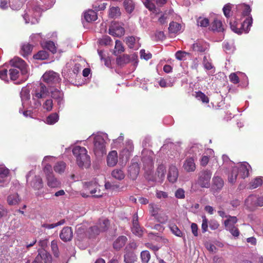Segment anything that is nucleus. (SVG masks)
<instances>
[{"label": "nucleus", "mask_w": 263, "mask_h": 263, "mask_svg": "<svg viewBox=\"0 0 263 263\" xmlns=\"http://www.w3.org/2000/svg\"><path fill=\"white\" fill-rule=\"evenodd\" d=\"M83 63L84 62L81 59L69 62L62 72L64 78L68 82H72L78 77Z\"/></svg>", "instance_id": "nucleus-1"}, {"label": "nucleus", "mask_w": 263, "mask_h": 263, "mask_svg": "<svg viewBox=\"0 0 263 263\" xmlns=\"http://www.w3.org/2000/svg\"><path fill=\"white\" fill-rule=\"evenodd\" d=\"M93 139V152L95 154L99 157L106 153V144L109 139L106 133H99L96 135L92 134L88 140Z\"/></svg>", "instance_id": "nucleus-2"}, {"label": "nucleus", "mask_w": 263, "mask_h": 263, "mask_svg": "<svg viewBox=\"0 0 263 263\" xmlns=\"http://www.w3.org/2000/svg\"><path fill=\"white\" fill-rule=\"evenodd\" d=\"M72 153L76 158V163L80 167H89L91 162L90 158L85 147L76 146L72 149Z\"/></svg>", "instance_id": "nucleus-3"}, {"label": "nucleus", "mask_w": 263, "mask_h": 263, "mask_svg": "<svg viewBox=\"0 0 263 263\" xmlns=\"http://www.w3.org/2000/svg\"><path fill=\"white\" fill-rule=\"evenodd\" d=\"M250 168H251L250 165L246 162L238 163L237 166L232 168L231 173L229 175V182L233 184L236 181L238 174L241 178L248 177Z\"/></svg>", "instance_id": "nucleus-4"}, {"label": "nucleus", "mask_w": 263, "mask_h": 263, "mask_svg": "<svg viewBox=\"0 0 263 263\" xmlns=\"http://www.w3.org/2000/svg\"><path fill=\"white\" fill-rule=\"evenodd\" d=\"M31 94L32 100L35 102V104L36 107L40 106L42 104L39 100L49 96L50 88L44 84L40 83L34 85Z\"/></svg>", "instance_id": "nucleus-5"}, {"label": "nucleus", "mask_w": 263, "mask_h": 263, "mask_svg": "<svg viewBox=\"0 0 263 263\" xmlns=\"http://www.w3.org/2000/svg\"><path fill=\"white\" fill-rule=\"evenodd\" d=\"M10 63L11 66L20 70L22 77V80L26 81L29 76V69L25 62L18 57H14L10 60Z\"/></svg>", "instance_id": "nucleus-6"}, {"label": "nucleus", "mask_w": 263, "mask_h": 263, "mask_svg": "<svg viewBox=\"0 0 263 263\" xmlns=\"http://www.w3.org/2000/svg\"><path fill=\"white\" fill-rule=\"evenodd\" d=\"M27 184L34 190H40L43 187V181L39 175H35L33 171H30L26 175Z\"/></svg>", "instance_id": "nucleus-7"}, {"label": "nucleus", "mask_w": 263, "mask_h": 263, "mask_svg": "<svg viewBox=\"0 0 263 263\" xmlns=\"http://www.w3.org/2000/svg\"><path fill=\"white\" fill-rule=\"evenodd\" d=\"M98 184L95 181L85 182L84 184V190L86 193L82 192L81 195L83 197H88L89 194H91L94 197H100L102 196V194H96V193H100V190L98 189Z\"/></svg>", "instance_id": "nucleus-8"}, {"label": "nucleus", "mask_w": 263, "mask_h": 263, "mask_svg": "<svg viewBox=\"0 0 263 263\" xmlns=\"http://www.w3.org/2000/svg\"><path fill=\"white\" fill-rule=\"evenodd\" d=\"M41 12V9L37 7L27 10L23 15V18L25 23H30L32 24L38 23Z\"/></svg>", "instance_id": "nucleus-9"}, {"label": "nucleus", "mask_w": 263, "mask_h": 263, "mask_svg": "<svg viewBox=\"0 0 263 263\" xmlns=\"http://www.w3.org/2000/svg\"><path fill=\"white\" fill-rule=\"evenodd\" d=\"M252 18L249 17L247 18L240 25V28H237V26L238 24L236 22L233 23L232 22H230V27L232 31L237 34H241L243 32L248 33L249 31V27L252 25Z\"/></svg>", "instance_id": "nucleus-10"}, {"label": "nucleus", "mask_w": 263, "mask_h": 263, "mask_svg": "<svg viewBox=\"0 0 263 263\" xmlns=\"http://www.w3.org/2000/svg\"><path fill=\"white\" fill-rule=\"evenodd\" d=\"M43 81L46 82L50 88L56 86L60 82V75L53 71L46 72L42 77Z\"/></svg>", "instance_id": "nucleus-11"}, {"label": "nucleus", "mask_w": 263, "mask_h": 263, "mask_svg": "<svg viewBox=\"0 0 263 263\" xmlns=\"http://www.w3.org/2000/svg\"><path fill=\"white\" fill-rule=\"evenodd\" d=\"M109 226V220L107 219H100L97 225L90 227L89 230L91 236L98 235L100 232L105 231Z\"/></svg>", "instance_id": "nucleus-12"}, {"label": "nucleus", "mask_w": 263, "mask_h": 263, "mask_svg": "<svg viewBox=\"0 0 263 263\" xmlns=\"http://www.w3.org/2000/svg\"><path fill=\"white\" fill-rule=\"evenodd\" d=\"M134 151V145L130 140L126 141L123 148L120 152V157L123 160L128 161L132 155Z\"/></svg>", "instance_id": "nucleus-13"}, {"label": "nucleus", "mask_w": 263, "mask_h": 263, "mask_svg": "<svg viewBox=\"0 0 263 263\" xmlns=\"http://www.w3.org/2000/svg\"><path fill=\"white\" fill-rule=\"evenodd\" d=\"M212 174L209 170H203L199 174L198 183L202 187H209Z\"/></svg>", "instance_id": "nucleus-14"}, {"label": "nucleus", "mask_w": 263, "mask_h": 263, "mask_svg": "<svg viewBox=\"0 0 263 263\" xmlns=\"http://www.w3.org/2000/svg\"><path fill=\"white\" fill-rule=\"evenodd\" d=\"M124 32L122 25L118 22H112L109 26V34L113 36L121 37L124 35Z\"/></svg>", "instance_id": "nucleus-15"}, {"label": "nucleus", "mask_w": 263, "mask_h": 263, "mask_svg": "<svg viewBox=\"0 0 263 263\" xmlns=\"http://www.w3.org/2000/svg\"><path fill=\"white\" fill-rule=\"evenodd\" d=\"M50 94H51L52 99L57 103L58 108L60 109L63 106L64 102L63 92L57 88L53 89L51 87L50 88Z\"/></svg>", "instance_id": "nucleus-16"}, {"label": "nucleus", "mask_w": 263, "mask_h": 263, "mask_svg": "<svg viewBox=\"0 0 263 263\" xmlns=\"http://www.w3.org/2000/svg\"><path fill=\"white\" fill-rule=\"evenodd\" d=\"M10 180L9 170L5 166L0 165V187L6 186Z\"/></svg>", "instance_id": "nucleus-17"}, {"label": "nucleus", "mask_w": 263, "mask_h": 263, "mask_svg": "<svg viewBox=\"0 0 263 263\" xmlns=\"http://www.w3.org/2000/svg\"><path fill=\"white\" fill-rule=\"evenodd\" d=\"M192 50L197 52H204L209 48L208 43L203 40H197L191 46Z\"/></svg>", "instance_id": "nucleus-18"}, {"label": "nucleus", "mask_w": 263, "mask_h": 263, "mask_svg": "<svg viewBox=\"0 0 263 263\" xmlns=\"http://www.w3.org/2000/svg\"><path fill=\"white\" fill-rule=\"evenodd\" d=\"M73 237V232L70 227H66L63 228L60 234V238L64 242L70 241Z\"/></svg>", "instance_id": "nucleus-19"}, {"label": "nucleus", "mask_w": 263, "mask_h": 263, "mask_svg": "<svg viewBox=\"0 0 263 263\" xmlns=\"http://www.w3.org/2000/svg\"><path fill=\"white\" fill-rule=\"evenodd\" d=\"M257 195H251L246 199L245 206L249 210L253 211L257 206Z\"/></svg>", "instance_id": "nucleus-20"}, {"label": "nucleus", "mask_w": 263, "mask_h": 263, "mask_svg": "<svg viewBox=\"0 0 263 263\" xmlns=\"http://www.w3.org/2000/svg\"><path fill=\"white\" fill-rule=\"evenodd\" d=\"M178 177V171L177 168L175 165H171L169 167L167 174V179L170 182H175Z\"/></svg>", "instance_id": "nucleus-21"}, {"label": "nucleus", "mask_w": 263, "mask_h": 263, "mask_svg": "<svg viewBox=\"0 0 263 263\" xmlns=\"http://www.w3.org/2000/svg\"><path fill=\"white\" fill-rule=\"evenodd\" d=\"M118 160V153L116 151L110 152L107 157V164L109 167H113L116 165Z\"/></svg>", "instance_id": "nucleus-22"}, {"label": "nucleus", "mask_w": 263, "mask_h": 263, "mask_svg": "<svg viewBox=\"0 0 263 263\" xmlns=\"http://www.w3.org/2000/svg\"><path fill=\"white\" fill-rule=\"evenodd\" d=\"M20 95L22 102V105L25 107L28 104L29 100L30 99V96L29 89L27 87H23L22 89Z\"/></svg>", "instance_id": "nucleus-23"}, {"label": "nucleus", "mask_w": 263, "mask_h": 263, "mask_svg": "<svg viewBox=\"0 0 263 263\" xmlns=\"http://www.w3.org/2000/svg\"><path fill=\"white\" fill-rule=\"evenodd\" d=\"M132 231L133 234L139 237H140L143 235V230L139 224L137 215L134 217Z\"/></svg>", "instance_id": "nucleus-24"}, {"label": "nucleus", "mask_w": 263, "mask_h": 263, "mask_svg": "<svg viewBox=\"0 0 263 263\" xmlns=\"http://www.w3.org/2000/svg\"><path fill=\"white\" fill-rule=\"evenodd\" d=\"M139 38L134 36H129L125 38V41L126 44L129 48H138Z\"/></svg>", "instance_id": "nucleus-25"}, {"label": "nucleus", "mask_w": 263, "mask_h": 263, "mask_svg": "<svg viewBox=\"0 0 263 263\" xmlns=\"http://www.w3.org/2000/svg\"><path fill=\"white\" fill-rule=\"evenodd\" d=\"M128 173L130 178L135 180L139 173V167L138 163H134L130 165L128 168Z\"/></svg>", "instance_id": "nucleus-26"}, {"label": "nucleus", "mask_w": 263, "mask_h": 263, "mask_svg": "<svg viewBox=\"0 0 263 263\" xmlns=\"http://www.w3.org/2000/svg\"><path fill=\"white\" fill-rule=\"evenodd\" d=\"M39 256H41V260L44 263H51L52 257L51 255L45 250H39Z\"/></svg>", "instance_id": "nucleus-27"}, {"label": "nucleus", "mask_w": 263, "mask_h": 263, "mask_svg": "<svg viewBox=\"0 0 263 263\" xmlns=\"http://www.w3.org/2000/svg\"><path fill=\"white\" fill-rule=\"evenodd\" d=\"M183 167L188 172H194L196 169L194 160L192 158L187 159L184 163Z\"/></svg>", "instance_id": "nucleus-28"}, {"label": "nucleus", "mask_w": 263, "mask_h": 263, "mask_svg": "<svg viewBox=\"0 0 263 263\" xmlns=\"http://www.w3.org/2000/svg\"><path fill=\"white\" fill-rule=\"evenodd\" d=\"M47 185L49 187L55 188L60 186L61 182L53 175L47 176Z\"/></svg>", "instance_id": "nucleus-29"}, {"label": "nucleus", "mask_w": 263, "mask_h": 263, "mask_svg": "<svg viewBox=\"0 0 263 263\" xmlns=\"http://www.w3.org/2000/svg\"><path fill=\"white\" fill-rule=\"evenodd\" d=\"M165 172V166L163 164L159 165L157 169L156 175L158 178L156 179V181L162 182L164 179Z\"/></svg>", "instance_id": "nucleus-30"}, {"label": "nucleus", "mask_w": 263, "mask_h": 263, "mask_svg": "<svg viewBox=\"0 0 263 263\" xmlns=\"http://www.w3.org/2000/svg\"><path fill=\"white\" fill-rule=\"evenodd\" d=\"M84 17L85 20L87 22H91L96 21L98 16L95 11L92 10H88L86 11L84 14Z\"/></svg>", "instance_id": "nucleus-31"}, {"label": "nucleus", "mask_w": 263, "mask_h": 263, "mask_svg": "<svg viewBox=\"0 0 263 263\" xmlns=\"http://www.w3.org/2000/svg\"><path fill=\"white\" fill-rule=\"evenodd\" d=\"M127 240V238L124 236L119 237L114 242L113 246L114 249L119 250L123 247Z\"/></svg>", "instance_id": "nucleus-32"}, {"label": "nucleus", "mask_w": 263, "mask_h": 263, "mask_svg": "<svg viewBox=\"0 0 263 263\" xmlns=\"http://www.w3.org/2000/svg\"><path fill=\"white\" fill-rule=\"evenodd\" d=\"M168 30L170 33H178L181 31L182 26L180 24L172 22L170 24Z\"/></svg>", "instance_id": "nucleus-33"}, {"label": "nucleus", "mask_w": 263, "mask_h": 263, "mask_svg": "<svg viewBox=\"0 0 263 263\" xmlns=\"http://www.w3.org/2000/svg\"><path fill=\"white\" fill-rule=\"evenodd\" d=\"M237 220L236 217L228 215L227 219L224 222L226 229H229L234 227Z\"/></svg>", "instance_id": "nucleus-34"}, {"label": "nucleus", "mask_w": 263, "mask_h": 263, "mask_svg": "<svg viewBox=\"0 0 263 263\" xmlns=\"http://www.w3.org/2000/svg\"><path fill=\"white\" fill-rule=\"evenodd\" d=\"M136 259V255L133 252L126 251L124 255V261L126 263H134Z\"/></svg>", "instance_id": "nucleus-35"}, {"label": "nucleus", "mask_w": 263, "mask_h": 263, "mask_svg": "<svg viewBox=\"0 0 263 263\" xmlns=\"http://www.w3.org/2000/svg\"><path fill=\"white\" fill-rule=\"evenodd\" d=\"M211 28L213 31H216L217 32H222L224 30L221 21L217 19L214 20L211 25Z\"/></svg>", "instance_id": "nucleus-36"}, {"label": "nucleus", "mask_w": 263, "mask_h": 263, "mask_svg": "<svg viewBox=\"0 0 263 263\" xmlns=\"http://www.w3.org/2000/svg\"><path fill=\"white\" fill-rule=\"evenodd\" d=\"M146 152L148 154V156L147 157L143 156L142 157V160L145 167L147 166L148 168H150L152 166L153 164V159L151 156V155H152V152L148 151H147Z\"/></svg>", "instance_id": "nucleus-37"}, {"label": "nucleus", "mask_w": 263, "mask_h": 263, "mask_svg": "<svg viewBox=\"0 0 263 263\" xmlns=\"http://www.w3.org/2000/svg\"><path fill=\"white\" fill-rule=\"evenodd\" d=\"M130 61V56L127 54H124L122 57H119L116 59V63L117 65L120 66H123V65L129 63Z\"/></svg>", "instance_id": "nucleus-38"}, {"label": "nucleus", "mask_w": 263, "mask_h": 263, "mask_svg": "<svg viewBox=\"0 0 263 263\" xmlns=\"http://www.w3.org/2000/svg\"><path fill=\"white\" fill-rule=\"evenodd\" d=\"M223 181L222 179L218 176H214L213 178V187L217 190H221L223 186Z\"/></svg>", "instance_id": "nucleus-39"}, {"label": "nucleus", "mask_w": 263, "mask_h": 263, "mask_svg": "<svg viewBox=\"0 0 263 263\" xmlns=\"http://www.w3.org/2000/svg\"><path fill=\"white\" fill-rule=\"evenodd\" d=\"M111 176L117 180H122L125 177V174L122 169L116 168L111 172Z\"/></svg>", "instance_id": "nucleus-40"}, {"label": "nucleus", "mask_w": 263, "mask_h": 263, "mask_svg": "<svg viewBox=\"0 0 263 263\" xmlns=\"http://www.w3.org/2000/svg\"><path fill=\"white\" fill-rule=\"evenodd\" d=\"M59 115L56 112L52 113L47 117L46 123L49 125H53L57 123L59 121Z\"/></svg>", "instance_id": "nucleus-41"}, {"label": "nucleus", "mask_w": 263, "mask_h": 263, "mask_svg": "<svg viewBox=\"0 0 263 263\" xmlns=\"http://www.w3.org/2000/svg\"><path fill=\"white\" fill-rule=\"evenodd\" d=\"M20 201L18 194L16 193L10 195L7 197V202L10 205H14L17 204Z\"/></svg>", "instance_id": "nucleus-42"}, {"label": "nucleus", "mask_w": 263, "mask_h": 263, "mask_svg": "<svg viewBox=\"0 0 263 263\" xmlns=\"http://www.w3.org/2000/svg\"><path fill=\"white\" fill-rule=\"evenodd\" d=\"M123 4L125 9L128 13H132L135 9V5L132 0H125Z\"/></svg>", "instance_id": "nucleus-43"}, {"label": "nucleus", "mask_w": 263, "mask_h": 263, "mask_svg": "<svg viewBox=\"0 0 263 263\" xmlns=\"http://www.w3.org/2000/svg\"><path fill=\"white\" fill-rule=\"evenodd\" d=\"M124 51V48L123 46L122 42L120 41L116 40L115 49L114 50V54L115 55L121 53Z\"/></svg>", "instance_id": "nucleus-44"}, {"label": "nucleus", "mask_w": 263, "mask_h": 263, "mask_svg": "<svg viewBox=\"0 0 263 263\" xmlns=\"http://www.w3.org/2000/svg\"><path fill=\"white\" fill-rule=\"evenodd\" d=\"M121 14L120 8L118 7H112L109 10V16L111 18H117Z\"/></svg>", "instance_id": "nucleus-45"}, {"label": "nucleus", "mask_w": 263, "mask_h": 263, "mask_svg": "<svg viewBox=\"0 0 263 263\" xmlns=\"http://www.w3.org/2000/svg\"><path fill=\"white\" fill-rule=\"evenodd\" d=\"M65 167H66L65 163L63 161H60V162H57L55 164L53 168L55 172L59 173V174H62L64 172V171L65 170Z\"/></svg>", "instance_id": "nucleus-46"}, {"label": "nucleus", "mask_w": 263, "mask_h": 263, "mask_svg": "<svg viewBox=\"0 0 263 263\" xmlns=\"http://www.w3.org/2000/svg\"><path fill=\"white\" fill-rule=\"evenodd\" d=\"M261 184H263V178L261 177H257L250 182V188L251 189H254L258 187Z\"/></svg>", "instance_id": "nucleus-47"}, {"label": "nucleus", "mask_w": 263, "mask_h": 263, "mask_svg": "<svg viewBox=\"0 0 263 263\" xmlns=\"http://www.w3.org/2000/svg\"><path fill=\"white\" fill-rule=\"evenodd\" d=\"M33 46L30 44H24L22 46V54L25 57L29 54L32 51Z\"/></svg>", "instance_id": "nucleus-48"}, {"label": "nucleus", "mask_w": 263, "mask_h": 263, "mask_svg": "<svg viewBox=\"0 0 263 263\" xmlns=\"http://www.w3.org/2000/svg\"><path fill=\"white\" fill-rule=\"evenodd\" d=\"M42 46L44 47V48L49 50L52 53H54L56 52V47L55 46L54 43L53 42H46L44 44H42Z\"/></svg>", "instance_id": "nucleus-49"}, {"label": "nucleus", "mask_w": 263, "mask_h": 263, "mask_svg": "<svg viewBox=\"0 0 263 263\" xmlns=\"http://www.w3.org/2000/svg\"><path fill=\"white\" fill-rule=\"evenodd\" d=\"M65 222V220L64 219H62L55 223H51V224L43 223L42 224V227L47 229H53L58 226H61V225L64 224Z\"/></svg>", "instance_id": "nucleus-50"}, {"label": "nucleus", "mask_w": 263, "mask_h": 263, "mask_svg": "<svg viewBox=\"0 0 263 263\" xmlns=\"http://www.w3.org/2000/svg\"><path fill=\"white\" fill-rule=\"evenodd\" d=\"M53 100L51 99H46L43 103V108L47 111H50L53 108Z\"/></svg>", "instance_id": "nucleus-51"}, {"label": "nucleus", "mask_w": 263, "mask_h": 263, "mask_svg": "<svg viewBox=\"0 0 263 263\" xmlns=\"http://www.w3.org/2000/svg\"><path fill=\"white\" fill-rule=\"evenodd\" d=\"M169 228L173 234L176 236L182 237L183 236V233L175 224H171Z\"/></svg>", "instance_id": "nucleus-52"}, {"label": "nucleus", "mask_w": 263, "mask_h": 263, "mask_svg": "<svg viewBox=\"0 0 263 263\" xmlns=\"http://www.w3.org/2000/svg\"><path fill=\"white\" fill-rule=\"evenodd\" d=\"M142 263H148L150 258L151 254L147 250L143 251L140 255Z\"/></svg>", "instance_id": "nucleus-53"}, {"label": "nucleus", "mask_w": 263, "mask_h": 263, "mask_svg": "<svg viewBox=\"0 0 263 263\" xmlns=\"http://www.w3.org/2000/svg\"><path fill=\"white\" fill-rule=\"evenodd\" d=\"M49 57L48 53L45 50H41L39 51L35 55H34V58L37 60H45Z\"/></svg>", "instance_id": "nucleus-54"}, {"label": "nucleus", "mask_w": 263, "mask_h": 263, "mask_svg": "<svg viewBox=\"0 0 263 263\" xmlns=\"http://www.w3.org/2000/svg\"><path fill=\"white\" fill-rule=\"evenodd\" d=\"M9 75L11 80L15 81L20 76L19 71L18 69L13 68L9 69Z\"/></svg>", "instance_id": "nucleus-55"}, {"label": "nucleus", "mask_w": 263, "mask_h": 263, "mask_svg": "<svg viewBox=\"0 0 263 263\" xmlns=\"http://www.w3.org/2000/svg\"><path fill=\"white\" fill-rule=\"evenodd\" d=\"M149 212H151L152 216L156 217L160 212V209L154 204L151 203L149 204Z\"/></svg>", "instance_id": "nucleus-56"}, {"label": "nucleus", "mask_w": 263, "mask_h": 263, "mask_svg": "<svg viewBox=\"0 0 263 263\" xmlns=\"http://www.w3.org/2000/svg\"><path fill=\"white\" fill-rule=\"evenodd\" d=\"M197 24L198 26L205 27L209 25V21L207 18L199 17L197 20Z\"/></svg>", "instance_id": "nucleus-57"}, {"label": "nucleus", "mask_w": 263, "mask_h": 263, "mask_svg": "<svg viewBox=\"0 0 263 263\" xmlns=\"http://www.w3.org/2000/svg\"><path fill=\"white\" fill-rule=\"evenodd\" d=\"M155 218L159 222L162 223H165L166 222L168 219V216L163 213L162 211H160Z\"/></svg>", "instance_id": "nucleus-58"}, {"label": "nucleus", "mask_w": 263, "mask_h": 263, "mask_svg": "<svg viewBox=\"0 0 263 263\" xmlns=\"http://www.w3.org/2000/svg\"><path fill=\"white\" fill-rule=\"evenodd\" d=\"M190 54L189 53L183 51H178L175 54L176 58L178 60H185L187 55Z\"/></svg>", "instance_id": "nucleus-59"}, {"label": "nucleus", "mask_w": 263, "mask_h": 263, "mask_svg": "<svg viewBox=\"0 0 263 263\" xmlns=\"http://www.w3.org/2000/svg\"><path fill=\"white\" fill-rule=\"evenodd\" d=\"M203 65L205 69L210 70L213 68L212 65L211 60L208 58V57L205 55L203 59Z\"/></svg>", "instance_id": "nucleus-60"}, {"label": "nucleus", "mask_w": 263, "mask_h": 263, "mask_svg": "<svg viewBox=\"0 0 263 263\" xmlns=\"http://www.w3.org/2000/svg\"><path fill=\"white\" fill-rule=\"evenodd\" d=\"M238 9H242V15L243 16H249L251 9L248 5H241L238 6Z\"/></svg>", "instance_id": "nucleus-61"}, {"label": "nucleus", "mask_w": 263, "mask_h": 263, "mask_svg": "<svg viewBox=\"0 0 263 263\" xmlns=\"http://www.w3.org/2000/svg\"><path fill=\"white\" fill-rule=\"evenodd\" d=\"M196 97L203 103H208L209 101L208 97L201 91L196 92Z\"/></svg>", "instance_id": "nucleus-62"}, {"label": "nucleus", "mask_w": 263, "mask_h": 263, "mask_svg": "<svg viewBox=\"0 0 263 263\" xmlns=\"http://www.w3.org/2000/svg\"><path fill=\"white\" fill-rule=\"evenodd\" d=\"M51 248L54 255L56 257H58L59 256V248L57 241L53 240L51 241Z\"/></svg>", "instance_id": "nucleus-63"}, {"label": "nucleus", "mask_w": 263, "mask_h": 263, "mask_svg": "<svg viewBox=\"0 0 263 263\" xmlns=\"http://www.w3.org/2000/svg\"><path fill=\"white\" fill-rule=\"evenodd\" d=\"M43 165H44L43 171L45 173V174H46V177L47 176L53 175L52 169L51 165L49 164H46Z\"/></svg>", "instance_id": "nucleus-64"}]
</instances>
